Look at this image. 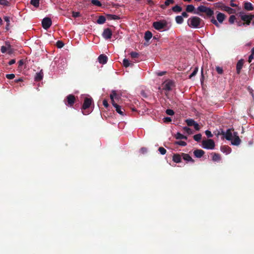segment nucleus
<instances>
[{
    "mask_svg": "<svg viewBox=\"0 0 254 254\" xmlns=\"http://www.w3.org/2000/svg\"><path fill=\"white\" fill-rule=\"evenodd\" d=\"M194 126V128L197 130H199V125L197 123H196V122L194 123V125H193Z\"/></svg>",
    "mask_w": 254,
    "mask_h": 254,
    "instance_id": "obj_61",
    "label": "nucleus"
},
{
    "mask_svg": "<svg viewBox=\"0 0 254 254\" xmlns=\"http://www.w3.org/2000/svg\"><path fill=\"white\" fill-rule=\"evenodd\" d=\"M15 63V59H12V60H11L9 62H8V64L9 65H12L14 64Z\"/></svg>",
    "mask_w": 254,
    "mask_h": 254,
    "instance_id": "obj_64",
    "label": "nucleus"
},
{
    "mask_svg": "<svg viewBox=\"0 0 254 254\" xmlns=\"http://www.w3.org/2000/svg\"><path fill=\"white\" fill-rule=\"evenodd\" d=\"M186 122L188 126H193L195 122L192 119H187Z\"/></svg>",
    "mask_w": 254,
    "mask_h": 254,
    "instance_id": "obj_34",
    "label": "nucleus"
},
{
    "mask_svg": "<svg viewBox=\"0 0 254 254\" xmlns=\"http://www.w3.org/2000/svg\"><path fill=\"white\" fill-rule=\"evenodd\" d=\"M202 19L197 16H192L188 19V24L191 27L193 28H197L199 27Z\"/></svg>",
    "mask_w": 254,
    "mask_h": 254,
    "instance_id": "obj_1",
    "label": "nucleus"
},
{
    "mask_svg": "<svg viewBox=\"0 0 254 254\" xmlns=\"http://www.w3.org/2000/svg\"><path fill=\"white\" fill-rule=\"evenodd\" d=\"M232 130H233V129L229 128L227 129L226 132L225 137L227 140H232L233 135L232 133Z\"/></svg>",
    "mask_w": 254,
    "mask_h": 254,
    "instance_id": "obj_19",
    "label": "nucleus"
},
{
    "mask_svg": "<svg viewBox=\"0 0 254 254\" xmlns=\"http://www.w3.org/2000/svg\"><path fill=\"white\" fill-rule=\"evenodd\" d=\"M106 18L104 16L101 15L99 16L98 19L97 20V23L99 24H104L105 22Z\"/></svg>",
    "mask_w": 254,
    "mask_h": 254,
    "instance_id": "obj_26",
    "label": "nucleus"
},
{
    "mask_svg": "<svg viewBox=\"0 0 254 254\" xmlns=\"http://www.w3.org/2000/svg\"><path fill=\"white\" fill-rule=\"evenodd\" d=\"M221 150L222 152L224 153H226L227 154L230 153L231 151V148L228 146H222L221 147Z\"/></svg>",
    "mask_w": 254,
    "mask_h": 254,
    "instance_id": "obj_24",
    "label": "nucleus"
},
{
    "mask_svg": "<svg viewBox=\"0 0 254 254\" xmlns=\"http://www.w3.org/2000/svg\"><path fill=\"white\" fill-rule=\"evenodd\" d=\"M174 2V0H165L164 4L161 5L160 7L163 9H165L167 6H169L171 4H173Z\"/></svg>",
    "mask_w": 254,
    "mask_h": 254,
    "instance_id": "obj_21",
    "label": "nucleus"
},
{
    "mask_svg": "<svg viewBox=\"0 0 254 254\" xmlns=\"http://www.w3.org/2000/svg\"><path fill=\"white\" fill-rule=\"evenodd\" d=\"M163 120L164 123H170L172 121L171 118L170 117H165Z\"/></svg>",
    "mask_w": 254,
    "mask_h": 254,
    "instance_id": "obj_51",
    "label": "nucleus"
},
{
    "mask_svg": "<svg viewBox=\"0 0 254 254\" xmlns=\"http://www.w3.org/2000/svg\"><path fill=\"white\" fill-rule=\"evenodd\" d=\"M103 104L105 106V107H106V108H108V106H109V104H108V101L106 99H104L103 100Z\"/></svg>",
    "mask_w": 254,
    "mask_h": 254,
    "instance_id": "obj_58",
    "label": "nucleus"
},
{
    "mask_svg": "<svg viewBox=\"0 0 254 254\" xmlns=\"http://www.w3.org/2000/svg\"><path fill=\"white\" fill-rule=\"evenodd\" d=\"M254 59V54L252 53L249 57L248 62L249 63L252 62L253 59Z\"/></svg>",
    "mask_w": 254,
    "mask_h": 254,
    "instance_id": "obj_55",
    "label": "nucleus"
},
{
    "mask_svg": "<svg viewBox=\"0 0 254 254\" xmlns=\"http://www.w3.org/2000/svg\"><path fill=\"white\" fill-rule=\"evenodd\" d=\"M106 17L107 19L109 20H119L120 19V17L119 16L114 14H107Z\"/></svg>",
    "mask_w": 254,
    "mask_h": 254,
    "instance_id": "obj_23",
    "label": "nucleus"
},
{
    "mask_svg": "<svg viewBox=\"0 0 254 254\" xmlns=\"http://www.w3.org/2000/svg\"><path fill=\"white\" fill-rule=\"evenodd\" d=\"M0 5L9 6H10V2L7 0H0Z\"/></svg>",
    "mask_w": 254,
    "mask_h": 254,
    "instance_id": "obj_33",
    "label": "nucleus"
},
{
    "mask_svg": "<svg viewBox=\"0 0 254 254\" xmlns=\"http://www.w3.org/2000/svg\"><path fill=\"white\" fill-rule=\"evenodd\" d=\"M167 26L166 22L164 21H156L153 22V27L158 30H160L165 28Z\"/></svg>",
    "mask_w": 254,
    "mask_h": 254,
    "instance_id": "obj_7",
    "label": "nucleus"
},
{
    "mask_svg": "<svg viewBox=\"0 0 254 254\" xmlns=\"http://www.w3.org/2000/svg\"><path fill=\"white\" fill-rule=\"evenodd\" d=\"M198 70V68L197 67H196L193 72L190 74L189 76V78H191L193 76H195L196 73H197Z\"/></svg>",
    "mask_w": 254,
    "mask_h": 254,
    "instance_id": "obj_39",
    "label": "nucleus"
},
{
    "mask_svg": "<svg viewBox=\"0 0 254 254\" xmlns=\"http://www.w3.org/2000/svg\"><path fill=\"white\" fill-rule=\"evenodd\" d=\"M116 111L117 113H118L121 115L123 116L124 115V112L122 110L121 106L120 105H118L117 107H115Z\"/></svg>",
    "mask_w": 254,
    "mask_h": 254,
    "instance_id": "obj_36",
    "label": "nucleus"
},
{
    "mask_svg": "<svg viewBox=\"0 0 254 254\" xmlns=\"http://www.w3.org/2000/svg\"><path fill=\"white\" fill-rule=\"evenodd\" d=\"M205 133L208 137H212L213 136V134H212L211 131L208 130H206Z\"/></svg>",
    "mask_w": 254,
    "mask_h": 254,
    "instance_id": "obj_50",
    "label": "nucleus"
},
{
    "mask_svg": "<svg viewBox=\"0 0 254 254\" xmlns=\"http://www.w3.org/2000/svg\"><path fill=\"white\" fill-rule=\"evenodd\" d=\"M175 144L179 145L182 146H185L187 145V143L184 141H176L175 143Z\"/></svg>",
    "mask_w": 254,
    "mask_h": 254,
    "instance_id": "obj_41",
    "label": "nucleus"
},
{
    "mask_svg": "<svg viewBox=\"0 0 254 254\" xmlns=\"http://www.w3.org/2000/svg\"><path fill=\"white\" fill-rule=\"evenodd\" d=\"M52 23V20L49 17L44 18L42 21V27L44 29L46 30L51 27Z\"/></svg>",
    "mask_w": 254,
    "mask_h": 254,
    "instance_id": "obj_9",
    "label": "nucleus"
},
{
    "mask_svg": "<svg viewBox=\"0 0 254 254\" xmlns=\"http://www.w3.org/2000/svg\"><path fill=\"white\" fill-rule=\"evenodd\" d=\"M183 129H184V130L185 131H186V132H187L189 134H191V133H192V130H191L190 128H189V127H184Z\"/></svg>",
    "mask_w": 254,
    "mask_h": 254,
    "instance_id": "obj_46",
    "label": "nucleus"
},
{
    "mask_svg": "<svg viewBox=\"0 0 254 254\" xmlns=\"http://www.w3.org/2000/svg\"><path fill=\"white\" fill-rule=\"evenodd\" d=\"M216 70L217 72H218V73H219L220 74H222L223 72V68L221 67L216 66Z\"/></svg>",
    "mask_w": 254,
    "mask_h": 254,
    "instance_id": "obj_47",
    "label": "nucleus"
},
{
    "mask_svg": "<svg viewBox=\"0 0 254 254\" xmlns=\"http://www.w3.org/2000/svg\"><path fill=\"white\" fill-rule=\"evenodd\" d=\"M174 86V82L171 80L165 81L163 84V89L166 91H171Z\"/></svg>",
    "mask_w": 254,
    "mask_h": 254,
    "instance_id": "obj_8",
    "label": "nucleus"
},
{
    "mask_svg": "<svg viewBox=\"0 0 254 254\" xmlns=\"http://www.w3.org/2000/svg\"><path fill=\"white\" fill-rule=\"evenodd\" d=\"M205 153V152L201 149H196L193 151V154L196 158H201Z\"/></svg>",
    "mask_w": 254,
    "mask_h": 254,
    "instance_id": "obj_16",
    "label": "nucleus"
},
{
    "mask_svg": "<svg viewBox=\"0 0 254 254\" xmlns=\"http://www.w3.org/2000/svg\"><path fill=\"white\" fill-rule=\"evenodd\" d=\"M182 156L184 160L188 162H191L192 163L194 162V160L191 158V157L189 154L182 153Z\"/></svg>",
    "mask_w": 254,
    "mask_h": 254,
    "instance_id": "obj_18",
    "label": "nucleus"
},
{
    "mask_svg": "<svg viewBox=\"0 0 254 254\" xmlns=\"http://www.w3.org/2000/svg\"><path fill=\"white\" fill-rule=\"evenodd\" d=\"M244 61L243 59L240 60L236 65V70H237V73L238 74H240L241 72V70L243 67V64H244Z\"/></svg>",
    "mask_w": 254,
    "mask_h": 254,
    "instance_id": "obj_14",
    "label": "nucleus"
},
{
    "mask_svg": "<svg viewBox=\"0 0 254 254\" xmlns=\"http://www.w3.org/2000/svg\"><path fill=\"white\" fill-rule=\"evenodd\" d=\"M76 101V98L73 94L68 95L64 100L65 104L70 107L73 106Z\"/></svg>",
    "mask_w": 254,
    "mask_h": 254,
    "instance_id": "obj_5",
    "label": "nucleus"
},
{
    "mask_svg": "<svg viewBox=\"0 0 254 254\" xmlns=\"http://www.w3.org/2000/svg\"><path fill=\"white\" fill-rule=\"evenodd\" d=\"M7 51H8V53L9 54H11L12 53V50L11 48V46L10 45H8V48H7Z\"/></svg>",
    "mask_w": 254,
    "mask_h": 254,
    "instance_id": "obj_59",
    "label": "nucleus"
},
{
    "mask_svg": "<svg viewBox=\"0 0 254 254\" xmlns=\"http://www.w3.org/2000/svg\"><path fill=\"white\" fill-rule=\"evenodd\" d=\"M197 10L198 12H195L194 13L199 14L200 16H202V14H199V12H204L205 13L207 17H211L214 14V11L212 9L209 7H207L204 5H200L197 8Z\"/></svg>",
    "mask_w": 254,
    "mask_h": 254,
    "instance_id": "obj_2",
    "label": "nucleus"
},
{
    "mask_svg": "<svg viewBox=\"0 0 254 254\" xmlns=\"http://www.w3.org/2000/svg\"><path fill=\"white\" fill-rule=\"evenodd\" d=\"M147 149L145 147H142L140 150V152L142 154H144L145 153H146L147 152Z\"/></svg>",
    "mask_w": 254,
    "mask_h": 254,
    "instance_id": "obj_57",
    "label": "nucleus"
},
{
    "mask_svg": "<svg viewBox=\"0 0 254 254\" xmlns=\"http://www.w3.org/2000/svg\"><path fill=\"white\" fill-rule=\"evenodd\" d=\"M117 95V94L116 92V91L113 90L112 91V93L110 94V96H112L113 98L114 99V97H116Z\"/></svg>",
    "mask_w": 254,
    "mask_h": 254,
    "instance_id": "obj_60",
    "label": "nucleus"
},
{
    "mask_svg": "<svg viewBox=\"0 0 254 254\" xmlns=\"http://www.w3.org/2000/svg\"><path fill=\"white\" fill-rule=\"evenodd\" d=\"M110 99L111 100V102H112V104L113 106L115 108L118 105L117 103H115L114 99L113 98L112 96H110Z\"/></svg>",
    "mask_w": 254,
    "mask_h": 254,
    "instance_id": "obj_53",
    "label": "nucleus"
},
{
    "mask_svg": "<svg viewBox=\"0 0 254 254\" xmlns=\"http://www.w3.org/2000/svg\"><path fill=\"white\" fill-rule=\"evenodd\" d=\"M130 57L132 59L138 58L139 56V54L135 52H132L130 53Z\"/></svg>",
    "mask_w": 254,
    "mask_h": 254,
    "instance_id": "obj_37",
    "label": "nucleus"
},
{
    "mask_svg": "<svg viewBox=\"0 0 254 254\" xmlns=\"http://www.w3.org/2000/svg\"><path fill=\"white\" fill-rule=\"evenodd\" d=\"M56 46L58 48H62L64 46V43L61 41H58Z\"/></svg>",
    "mask_w": 254,
    "mask_h": 254,
    "instance_id": "obj_44",
    "label": "nucleus"
},
{
    "mask_svg": "<svg viewBox=\"0 0 254 254\" xmlns=\"http://www.w3.org/2000/svg\"><path fill=\"white\" fill-rule=\"evenodd\" d=\"M0 50L2 53H5L7 51V48L5 46H2Z\"/></svg>",
    "mask_w": 254,
    "mask_h": 254,
    "instance_id": "obj_56",
    "label": "nucleus"
},
{
    "mask_svg": "<svg viewBox=\"0 0 254 254\" xmlns=\"http://www.w3.org/2000/svg\"><path fill=\"white\" fill-rule=\"evenodd\" d=\"M175 137L177 139H187V137L186 136L184 135L183 134H181L180 132H178L176 135Z\"/></svg>",
    "mask_w": 254,
    "mask_h": 254,
    "instance_id": "obj_29",
    "label": "nucleus"
},
{
    "mask_svg": "<svg viewBox=\"0 0 254 254\" xmlns=\"http://www.w3.org/2000/svg\"><path fill=\"white\" fill-rule=\"evenodd\" d=\"M240 16L241 19L245 22L242 23L243 25H249L251 22V20L254 17L253 15L245 14L244 13L240 14Z\"/></svg>",
    "mask_w": 254,
    "mask_h": 254,
    "instance_id": "obj_4",
    "label": "nucleus"
},
{
    "mask_svg": "<svg viewBox=\"0 0 254 254\" xmlns=\"http://www.w3.org/2000/svg\"><path fill=\"white\" fill-rule=\"evenodd\" d=\"M194 10V7L192 4H190L187 6L186 11L188 12H192Z\"/></svg>",
    "mask_w": 254,
    "mask_h": 254,
    "instance_id": "obj_30",
    "label": "nucleus"
},
{
    "mask_svg": "<svg viewBox=\"0 0 254 254\" xmlns=\"http://www.w3.org/2000/svg\"><path fill=\"white\" fill-rule=\"evenodd\" d=\"M6 77L9 79H12L15 77V75L13 73L7 74L5 75Z\"/></svg>",
    "mask_w": 254,
    "mask_h": 254,
    "instance_id": "obj_49",
    "label": "nucleus"
},
{
    "mask_svg": "<svg viewBox=\"0 0 254 254\" xmlns=\"http://www.w3.org/2000/svg\"><path fill=\"white\" fill-rule=\"evenodd\" d=\"M212 18L211 19V22L214 24L216 22L217 20L215 19L214 17L213 16H211Z\"/></svg>",
    "mask_w": 254,
    "mask_h": 254,
    "instance_id": "obj_63",
    "label": "nucleus"
},
{
    "mask_svg": "<svg viewBox=\"0 0 254 254\" xmlns=\"http://www.w3.org/2000/svg\"><path fill=\"white\" fill-rule=\"evenodd\" d=\"M112 31L110 28H106L104 30L102 33L103 37L107 40L111 38L112 36Z\"/></svg>",
    "mask_w": 254,
    "mask_h": 254,
    "instance_id": "obj_11",
    "label": "nucleus"
},
{
    "mask_svg": "<svg viewBox=\"0 0 254 254\" xmlns=\"http://www.w3.org/2000/svg\"><path fill=\"white\" fill-rule=\"evenodd\" d=\"M236 19V16L234 15H232L230 16L229 19V22L231 24H233Z\"/></svg>",
    "mask_w": 254,
    "mask_h": 254,
    "instance_id": "obj_42",
    "label": "nucleus"
},
{
    "mask_svg": "<svg viewBox=\"0 0 254 254\" xmlns=\"http://www.w3.org/2000/svg\"><path fill=\"white\" fill-rule=\"evenodd\" d=\"M3 19L6 22V24H7V27H9V25L10 24V18L8 16H4L3 17Z\"/></svg>",
    "mask_w": 254,
    "mask_h": 254,
    "instance_id": "obj_48",
    "label": "nucleus"
},
{
    "mask_svg": "<svg viewBox=\"0 0 254 254\" xmlns=\"http://www.w3.org/2000/svg\"><path fill=\"white\" fill-rule=\"evenodd\" d=\"M166 113L168 115L173 116L174 115L175 112L173 110L168 109L166 110Z\"/></svg>",
    "mask_w": 254,
    "mask_h": 254,
    "instance_id": "obj_43",
    "label": "nucleus"
},
{
    "mask_svg": "<svg viewBox=\"0 0 254 254\" xmlns=\"http://www.w3.org/2000/svg\"><path fill=\"white\" fill-rule=\"evenodd\" d=\"M166 73H167V72L165 71H159V72H156V74L158 76H163V75L166 74Z\"/></svg>",
    "mask_w": 254,
    "mask_h": 254,
    "instance_id": "obj_54",
    "label": "nucleus"
},
{
    "mask_svg": "<svg viewBox=\"0 0 254 254\" xmlns=\"http://www.w3.org/2000/svg\"><path fill=\"white\" fill-rule=\"evenodd\" d=\"M234 139L232 138V140H231V143L234 145L238 146L241 143V140L238 135V133L237 132H234Z\"/></svg>",
    "mask_w": 254,
    "mask_h": 254,
    "instance_id": "obj_12",
    "label": "nucleus"
},
{
    "mask_svg": "<svg viewBox=\"0 0 254 254\" xmlns=\"http://www.w3.org/2000/svg\"><path fill=\"white\" fill-rule=\"evenodd\" d=\"M244 8L247 10H253L254 7L251 2H246L244 4Z\"/></svg>",
    "mask_w": 254,
    "mask_h": 254,
    "instance_id": "obj_22",
    "label": "nucleus"
},
{
    "mask_svg": "<svg viewBox=\"0 0 254 254\" xmlns=\"http://www.w3.org/2000/svg\"><path fill=\"white\" fill-rule=\"evenodd\" d=\"M43 72L42 70H41L40 72H37L36 73L35 77H34V80L35 81H40L41 80H42L43 78Z\"/></svg>",
    "mask_w": 254,
    "mask_h": 254,
    "instance_id": "obj_17",
    "label": "nucleus"
},
{
    "mask_svg": "<svg viewBox=\"0 0 254 254\" xmlns=\"http://www.w3.org/2000/svg\"><path fill=\"white\" fill-rule=\"evenodd\" d=\"M98 62L101 64H106L108 61V57L104 54L100 55L98 58Z\"/></svg>",
    "mask_w": 254,
    "mask_h": 254,
    "instance_id": "obj_13",
    "label": "nucleus"
},
{
    "mask_svg": "<svg viewBox=\"0 0 254 254\" xmlns=\"http://www.w3.org/2000/svg\"><path fill=\"white\" fill-rule=\"evenodd\" d=\"M30 3L35 7L39 6V0H31Z\"/></svg>",
    "mask_w": 254,
    "mask_h": 254,
    "instance_id": "obj_35",
    "label": "nucleus"
},
{
    "mask_svg": "<svg viewBox=\"0 0 254 254\" xmlns=\"http://www.w3.org/2000/svg\"><path fill=\"white\" fill-rule=\"evenodd\" d=\"M123 65L125 67H128L130 65H133V64H130L129 61L126 59H124L123 62Z\"/></svg>",
    "mask_w": 254,
    "mask_h": 254,
    "instance_id": "obj_31",
    "label": "nucleus"
},
{
    "mask_svg": "<svg viewBox=\"0 0 254 254\" xmlns=\"http://www.w3.org/2000/svg\"><path fill=\"white\" fill-rule=\"evenodd\" d=\"M212 18L211 19V22L214 24L216 22L217 20L215 19L214 17L213 16H211Z\"/></svg>",
    "mask_w": 254,
    "mask_h": 254,
    "instance_id": "obj_62",
    "label": "nucleus"
},
{
    "mask_svg": "<svg viewBox=\"0 0 254 254\" xmlns=\"http://www.w3.org/2000/svg\"><path fill=\"white\" fill-rule=\"evenodd\" d=\"M80 15V13L79 12H75V11H73L72 12V16L73 17H79Z\"/></svg>",
    "mask_w": 254,
    "mask_h": 254,
    "instance_id": "obj_52",
    "label": "nucleus"
},
{
    "mask_svg": "<svg viewBox=\"0 0 254 254\" xmlns=\"http://www.w3.org/2000/svg\"><path fill=\"white\" fill-rule=\"evenodd\" d=\"M91 3L94 5H96V6H101V3L100 2V1H99L98 0H91Z\"/></svg>",
    "mask_w": 254,
    "mask_h": 254,
    "instance_id": "obj_40",
    "label": "nucleus"
},
{
    "mask_svg": "<svg viewBox=\"0 0 254 254\" xmlns=\"http://www.w3.org/2000/svg\"><path fill=\"white\" fill-rule=\"evenodd\" d=\"M212 160L213 161H219L221 159L220 156L219 154L216 153H212Z\"/></svg>",
    "mask_w": 254,
    "mask_h": 254,
    "instance_id": "obj_27",
    "label": "nucleus"
},
{
    "mask_svg": "<svg viewBox=\"0 0 254 254\" xmlns=\"http://www.w3.org/2000/svg\"><path fill=\"white\" fill-rule=\"evenodd\" d=\"M202 146L207 149H213L215 147V142L211 139L203 140L202 141Z\"/></svg>",
    "mask_w": 254,
    "mask_h": 254,
    "instance_id": "obj_3",
    "label": "nucleus"
},
{
    "mask_svg": "<svg viewBox=\"0 0 254 254\" xmlns=\"http://www.w3.org/2000/svg\"><path fill=\"white\" fill-rule=\"evenodd\" d=\"M172 10L175 12H180L182 10V8L178 5H176L172 8Z\"/></svg>",
    "mask_w": 254,
    "mask_h": 254,
    "instance_id": "obj_28",
    "label": "nucleus"
},
{
    "mask_svg": "<svg viewBox=\"0 0 254 254\" xmlns=\"http://www.w3.org/2000/svg\"><path fill=\"white\" fill-rule=\"evenodd\" d=\"M182 154H179L178 153L174 154L173 157H172V160L174 162H175L176 163H181L182 161Z\"/></svg>",
    "mask_w": 254,
    "mask_h": 254,
    "instance_id": "obj_15",
    "label": "nucleus"
},
{
    "mask_svg": "<svg viewBox=\"0 0 254 254\" xmlns=\"http://www.w3.org/2000/svg\"><path fill=\"white\" fill-rule=\"evenodd\" d=\"M152 37V33L149 31H147L144 35V39L146 41H148Z\"/></svg>",
    "mask_w": 254,
    "mask_h": 254,
    "instance_id": "obj_25",
    "label": "nucleus"
},
{
    "mask_svg": "<svg viewBox=\"0 0 254 254\" xmlns=\"http://www.w3.org/2000/svg\"><path fill=\"white\" fill-rule=\"evenodd\" d=\"M216 4L221 5V9L225 11H227L229 14L234 13L235 10L228 6L225 5L223 3L221 2L216 3Z\"/></svg>",
    "mask_w": 254,
    "mask_h": 254,
    "instance_id": "obj_10",
    "label": "nucleus"
},
{
    "mask_svg": "<svg viewBox=\"0 0 254 254\" xmlns=\"http://www.w3.org/2000/svg\"><path fill=\"white\" fill-rule=\"evenodd\" d=\"M225 18L226 15L224 13L221 12H218L216 16V18L218 21L220 23H222L223 22Z\"/></svg>",
    "mask_w": 254,
    "mask_h": 254,
    "instance_id": "obj_20",
    "label": "nucleus"
},
{
    "mask_svg": "<svg viewBox=\"0 0 254 254\" xmlns=\"http://www.w3.org/2000/svg\"><path fill=\"white\" fill-rule=\"evenodd\" d=\"M158 150L160 152V153L162 155H164L166 153V150L162 147H160L158 149Z\"/></svg>",
    "mask_w": 254,
    "mask_h": 254,
    "instance_id": "obj_45",
    "label": "nucleus"
},
{
    "mask_svg": "<svg viewBox=\"0 0 254 254\" xmlns=\"http://www.w3.org/2000/svg\"><path fill=\"white\" fill-rule=\"evenodd\" d=\"M194 140H195L196 141H199L201 139V134L199 133L195 134L193 137Z\"/></svg>",
    "mask_w": 254,
    "mask_h": 254,
    "instance_id": "obj_38",
    "label": "nucleus"
},
{
    "mask_svg": "<svg viewBox=\"0 0 254 254\" xmlns=\"http://www.w3.org/2000/svg\"><path fill=\"white\" fill-rule=\"evenodd\" d=\"M92 102H93V100H92V98L86 97L84 99L83 103L82 106V108H81L82 110V111L86 110V109L89 108L90 107V106H91ZM82 113L84 115L88 114V113H84V111H82Z\"/></svg>",
    "mask_w": 254,
    "mask_h": 254,
    "instance_id": "obj_6",
    "label": "nucleus"
},
{
    "mask_svg": "<svg viewBox=\"0 0 254 254\" xmlns=\"http://www.w3.org/2000/svg\"><path fill=\"white\" fill-rule=\"evenodd\" d=\"M176 22L178 24H182L184 21V19L182 16H177L175 18Z\"/></svg>",
    "mask_w": 254,
    "mask_h": 254,
    "instance_id": "obj_32",
    "label": "nucleus"
}]
</instances>
